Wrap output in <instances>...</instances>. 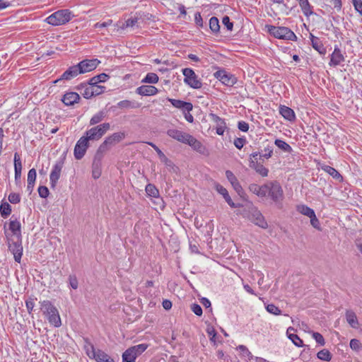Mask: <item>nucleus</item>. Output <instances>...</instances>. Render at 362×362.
Listing matches in <instances>:
<instances>
[{"label":"nucleus","instance_id":"nucleus-1","mask_svg":"<svg viewBox=\"0 0 362 362\" xmlns=\"http://www.w3.org/2000/svg\"><path fill=\"white\" fill-rule=\"evenodd\" d=\"M40 303V309L47 317L49 322L55 327H59L62 321L57 308L49 300H43Z\"/></svg>","mask_w":362,"mask_h":362},{"label":"nucleus","instance_id":"nucleus-2","mask_svg":"<svg viewBox=\"0 0 362 362\" xmlns=\"http://www.w3.org/2000/svg\"><path fill=\"white\" fill-rule=\"evenodd\" d=\"M267 31L275 38L296 41L297 37L295 33L287 27H276L274 25H266Z\"/></svg>","mask_w":362,"mask_h":362},{"label":"nucleus","instance_id":"nucleus-3","mask_svg":"<svg viewBox=\"0 0 362 362\" xmlns=\"http://www.w3.org/2000/svg\"><path fill=\"white\" fill-rule=\"evenodd\" d=\"M71 18V12L68 9L59 10L46 18L47 23L52 25H60L69 22Z\"/></svg>","mask_w":362,"mask_h":362},{"label":"nucleus","instance_id":"nucleus-4","mask_svg":"<svg viewBox=\"0 0 362 362\" xmlns=\"http://www.w3.org/2000/svg\"><path fill=\"white\" fill-rule=\"evenodd\" d=\"M148 346L140 344L127 349L122 354V362H135L136 358L146 351Z\"/></svg>","mask_w":362,"mask_h":362},{"label":"nucleus","instance_id":"nucleus-5","mask_svg":"<svg viewBox=\"0 0 362 362\" xmlns=\"http://www.w3.org/2000/svg\"><path fill=\"white\" fill-rule=\"evenodd\" d=\"M182 72L185 76L184 83L185 84L194 89H199L202 88V82L193 69L190 68H185L182 69Z\"/></svg>","mask_w":362,"mask_h":362},{"label":"nucleus","instance_id":"nucleus-6","mask_svg":"<svg viewBox=\"0 0 362 362\" xmlns=\"http://www.w3.org/2000/svg\"><path fill=\"white\" fill-rule=\"evenodd\" d=\"M242 214L244 217H247L259 227L262 228H266L267 227V223L265 221L264 216L261 212L253 206H251L249 208L248 213L245 210Z\"/></svg>","mask_w":362,"mask_h":362},{"label":"nucleus","instance_id":"nucleus-7","mask_svg":"<svg viewBox=\"0 0 362 362\" xmlns=\"http://www.w3.org/2000/svg\"><path fill=\"white\" fill-rule=\"evenodd\" d=\"M110 128V123H103L86 132L85 136L90 141L100 139Z\"/></svg>","mask_w":362,"mask_h":362},{"label":"nucleus","instance_id":"nucleus-8","mask_svg":"<svg viewBox=\"0 0 362 362\" xmlns=\"http://www.w3.org/2000/svg\"><path fill=\"white\" fill-rule=\"evenodd\" d=\"M267 194L276 203L281 202L284 198L282 187L277 182H268Z\"/></svg>","mask_w":362,"mask_h":362},{"label":"nucleus","instance_id":"nucleus-9","mask_svg":"<svg viewBox=\"0 0 362 362\" xmlns=\"http://www.w3.org/2000/svg\"><path fill=\"white\" fill-rule=\"evenodd\" d=\"M89 141L86 136H83L77 141L74 148V157L76 159L80 160L84 156L88 147Z\"/></svg>","mask_w":362,"mask_h":362},{"label":"nucleus","instance_id":"nucleus-10","mask_svg":"<svg viewBox=\"0 0 362 362\" xmlns=\"http://www.w3.org/2000/svg\"><path fill=\"white\" fill-rule=\"evenodd\" d=\"M216 78L219 80L223 84L228 86H233L237 81L236 78L228 73L225 70H219L214 73Z\"/></svg>","mask_w":362,"mask_h":362},{"label":"nucleus","instance_id":"nucleus-11","mask_svg":"<svg viewBox=\"0 0 362 362\" xmlns=\"http://www.w3.org/2000/svg\"><path fill=\"white\" fill-rule=\"evenodd\" d=\"M99 64L100 61L97 59H83L77 64L78 67V72H81V74H85L93 71L97 68Z\"/></svg>","mask_w":362,"mask_h":362},{"label":"nucleus","instance_id":"nucleus-12","mask_svg":"<svg viewBox=\"0 0 362 362\" xmlns=\"http://www.w3.org/2000/svg\"><path fill=\"white\" fill-rule=\"evenodd\" d=\"M63 165V160H59L57 161L54 165L53 166L49 175L50 185L52 188H54L56 187L57 181L60 177Z\"/></svg>","mask_w":362,"mask_h":362},{"label":"nucleus","instance_id":"nucleus-13","mask_svg":"<svg viewBox=\"0 0 362 362\" xmlns=\"http://www.w3.org/2000/svg\"><path fill=\"white\" fill-rule=\"evenodd\" d=\"M10 251L13 253L14 259L16 262L20 263L23 255V246L21 243V238L17 239L16 242L8 246Z\"/></svg>","mask_w":362,"mask_h":362},{"label":"nucleus","instance_id":"nucleus-14","mask_svg":"<svg viewBox=\"0 0 362 362\" xmlns=\"http://www.w3.org/2000/svg\"><path fill=\"white\" fill-rule=\"evenodd\" d=\"M167 134L172 139L183 144H186L187 139L190 135L187 133H185L182 131L176 129H168L167 131Z\"/></svg>","mask_w":362,"mask_h":362},{"label":"nucleus","instance_id":"nucleus-15","mask_svg":"<svg viewBox=\"0 0 362 362\" xmlns=\"http://www.w3.org/2000/svg\"><path fill=\"white\" fill-rule=\"evenodd\" d=\"M268 183L263 185H258L257 184H250L249 186V190L258 196L259 197H265L268 193Z\"/></svg>","mask_w":362,"mask_h":362},{"label":"nucleus","instance_id":"nucleus-16","mask_svg":"<svg viewBox=\"0 0 362 362\" xmlns=\"http://www.w3.org/2000/svg\"><path fill=\"white\" fill-rule=\"evenodd\" d=\"M344 61V57L342 54L338 46H335L333 52L330 56V62L329 63L331 66H337Z\"/></svg>","mask_w":362,"mask_h":362},{"label":"nucleus","instance_id":"nucleus-17","mask_svg":"<svg viewBox=\"0 0 362 362\" xmlns=\"http://www.w3.org/2000/svg\"><path fill=\"white\" fill-rule=\"evenodd\" d=\"M157 88L153 86L143 85L136 89V93L140 95L151 96L158 93Z\"/></svg>","mask_w":362,"mask_h":362},{"label":"nucleus","instance_id":"nucleus-18","mask_svg":"<svg viewBox=\"0 0 362 362\" xmlns=\"http://www.w3.org/2000/svg\"><path fill=\"white\" fill-rule=\"evenodd\" d=\"M79 100L80 96L76 92L66 93L62 98V101L66 106L74 105L75 103H78Z\"/></svg>","mask_w":362,"mask_h":362},{"label":"nucleus","instance_id":"nucleus-19","mask_svg":"<svg viewBox=\"0 0 362 362\" xmlns=\"http://www.w3.org/2000/svg\"><path fill=\"white\" fill-rule=\"evenodd\" d=\"M168 100L176 108L180 109L182 112L192 111L193 105L191 103L185 102L180 100L168 98Z\"/></svg>","mask_w":362,"mask_h":362},{"label":"nucleus","instance_id":"nucleus-20","mask_svg":"<svg viewBox=\"0 0 362 362\" xmlns=\"http://www.w3.org/2000/svg\"><path fill=\"white\" fill-rule=\"evenodd\" d=\"M113 144V136H108L103 144L99 146L95 157H99L103 159L105 152L110 148V146Z\"/></svg>","mask_w":362,"mask_h":362},{"label":"nucleus","instance_id":"nucleus-21","mask_svg":"<svg viewBox=\"0 0 362 362\" xmlns=\"http://www.w3.org/2000/svg\"><path fill=\"white\" fill-rule=\"evenodd\" d=\"M78 74H81V72H78V65H74L70 66L64 74L62 75L59 79H57L54 81V83H57L59 81L64 80H71V78L77 76Z\"/></svg>","mask_w":362,"mask_h":362},{"label":"nucleus","instance_id":"nucleus-22","mask_svg":"<svg viewBox=\"0 0 362 362\" xmlns=\"http://www.w3.org/2000/svg\"><path fill=\"white\" fill-rule=\"evenodd\" d=\"M13 216H12L10 223H9V230L12 232L13 235H15L17 239L20 240L22 237L21 235V224L17 220V218L13 219Z\"/></svg>","mask_w":362,"mask_h":362},{"label":"nucleus","instance_id":"nucleus-23","mask_svg":"<svg viewBox=\"0 0 362 362\" xmlns=\"http://www.w3.org/2000/svg\"><path fill=\"white\" fill-rule=\"evenodd\" d=\"M279 113L285 119L288 121L292 122L296 119V114L294 111L286 105L279 106Z\"/></svg>","mask_w":362,"mask_h":362},{"label":"nucleus","instance_id":"nucleus-24","mask_svg":"<svg viewBox=\"0 0 362 362\" xmlns=\"http://www.w3.org/2000/svg\"><path fill=\"white\" fill-rule=\"evenodd\" d=\"M312 47L317 51L320 54H325L326 48L324 47L322 41L317 37L314 36L313 34L310 35Z\"/></svg>","mask_w":362,"mask_h":362},{"label":"nucleus","instance_id":"nucleus-25","mask_svg":"<svg viewBox=\"0 0 362 362\" xmlns=\"http://www.w3.org/2000/svg\"><path fill=\"white\" fill-rule=\"evenodd\" d=\"M102 159L99 157H94L92 165V175L94 179H98L101 175Z\"/></svg>","mask_w":362,"mask_h":362},{"label":"nucleus","instance_id":"nucleus-26","mask_svg":"<svg viewBox=\"0 0 362 362\" xmlns=\"http://www.w3.org/2000/svg\"><path fill=\"white\" fill-rule=\"evenodd\" d=\"M250 167L253 168L257 173L262 177H267L268 175L269 170L262 163L255 162L253 160H250Z\"/></svg>","mask_w":362,"mask_h":362},{"label":"nucleus","instance_id":"nucleus-27","mask_svg":"<svg viewBox=\"0 0 362 362\" xmlns=\"http://www.w3.org/2000/svg\"><path fill=\"white\" fill-rule=\"evenodd\" d=\"M346 320L349 325L353 328H358V321L356 317V313L351 310H348L346 312Z\"/></svg>","mask_w":362,"mask_h":362},{"label":"nucleus","instance_id":"nucleus-28","mask_svg":"<svg viewBox=\"0 0 362 362\" xmlns=\"http://www.w3.org/2000/svg\"><path fill=\"white\" fill-rule=\"evenodd\" d=\"M150 146H151L154 150L156 151L160 161L163 163L166 166L171 167L173 166V163L170 160H169L167 156L162 152V151L154 144L148 143Z\"/></svg>","mask_w":362,"mask_h":362},{"label":"nucleus","instance_id":"nucleus-29","mask_svg":"<svg viewBox=\"0 0 362 362\" xmlns=\"http://www.w3.org/2000/svg\"><path fill=\"white\" fill-rule=\"evenodd\" d=\"M185 144H188L194 150L201 151L203 148L202 143L192 135H189Z\"/></svg>","mask_w":362,"mask_h":362},{"label":"nucleus","instance_id":"nucleus-30","mask_svg":"<svg viewBox=\"0 0 362 362\" xmlns=\"http://www.w3.org/2000/svg\"><path fill=\"white\" fill-rule=\"evenodd\" d=\"M237 349L240 351L242 357L247 361H251L254 359L255 356L245 345H239Z\"/></svg>","mask_w":362,"mask_h":362},{"label":"nucleus","instance_id":"nucleus-31","mask_svg":"<svg viewBox=\"0 0 362 362\" xmlns=\"http://www.w3.org/2000/svg\"><path fill=\"white\" fill-rule=\"evenodd\" d=\"M298 2L305 16H310V15L313 14V12L312 11V7L309 4L308 0H298Z\"/></svg>","mask_w":362,"mask_h":362},{"label":"nucleus","instance_id":"nucleus-32","mask_svg":"<svg viewBox=\"0 0 362 362\" xmlns=\"http://www.w3.org/2000/svg\"><path fill=\"white\" fill-rule=\"evenodd\" d=\"M117 107L122 109H133L139 107V103L135 101L124 100L117 103Z\"/></svg>","mask_w":362,"mask_h":362},{"label":"nucleus","instance_id":"nucleus-33","mask_svg":"<svg viewBox=\"0 0 362 362\" xmlns=\"http://www.w3.org/2000/svg\"><path fill=\"white\" fill-rule=\"evenodd\" d=\"M294 329L292 327H289L287 329V335L289 339L292 341V342L298 347L303 346V341L298 337V336L296 334L291 333V331H293Z\"/></svg>","mask_w":362,"mask_h":362},{"label":"nucleus","instance_id":"nucleus-34","mask_svg":"<svg viewBox=\"0 0 362 362\" xmlns=\"http://www.w3.org/2000/svg\"><path fill=\"white\" fill-rule=\"evenodd\" d=\"M296 209L299 213L309 218H310L315 214L313 209L310 208L309 206L305 204H300L297 206Z\"/></svg>","mask_w":362,"mask_h":362},{"label":"nucleus","instance_id":"nucleus-35","mask_svg":"<svg viewBox=\"0 0 362 362\" xmlns=\"http://www.w3.org/2000/svg\"><path fill=\"white\" fill-rule=\"evenodd\" d=\"M274 144L279 149L282 150L284 152L291 153L293 151L291 146L281 139H276Z\"/></svg>","mask_w":362,"mask_h":362},{"label":"nucleus","instance_id":"nucleus-36","mask_svg":"<svg viewBox=\"0 0 362 362\" xmlns=\"http://www.w3.org/2000/svg\"><path fill=\"white\" fill-rule=\"evenodd\" d=\"M110 76L105 73L93 76L88 81L89 85H98V83L105 82Z\"/></svg>","mask_w":362,"mask_h":362},{"label":"nucleus","instance_id":"nucleus-37","mask_svg":"<svg viewBox=\"0 0 362 362\" xmlns=\"http://www.w3.org/2000/svg\"><path fill=\"white\" fill-rule=\"evenodd\" d=\"M209 28L211 31L214 34H218L220 31V25L218 19L213 16L209 20Z\"/></svg>","mask_w":362,"mask_h":362},{"label":"nucleus","instance_id":"nucleus-38","mask_svg":"<svg viewBox=\"0 0 362 362\" xmlns=\"http://www.w3.org/2000/svg\"><path fill=\"white\" fill-rule=\"evenodd\" d=\"M97 362H113V359L104 351L98 350V354L94 358Z\"/></svg>","mask_w":362,"mask_h":362},{"label":"nucleus","instance_id":"nucleus-39","mask_svg":"<svg viewBox=\"0 0 362 362\" xmlns=\"http://www.w3.org/2000/svg\"><path fill=\"white\" fill-rule=\"evenodd\" d=\"M106 117V113L104 111H100L94 115L90 120V124L94 125L100 123Z\"/></svg>","mask_w":362,"mask_h":362},{"label":"nucleus","instance_id":"nucleus-40","mask_svg":"<svg viewBox=\"0 0 362 362\" xmlns=\"http://www.w3.org/2000/svg\"><path fill=\"white\" fill-rule=\"evenodd\" d=\"M159 78L155 73H148L146 76L142 79L141 82L144 83H156Z\"/></svg>","mask_w":362,"mask_h":362},{"label":"nucleus","instance_id":"nucleus-41","mask_svg":"<svg viewBox=\"0 0 362 362\" xmlns=\"http://www.w3.org/2000/svg\"><path fill=\"white\" fill-rule=\"evenodd\" d=\"M325 172H327L328 174H329L333 178L337 180H342V176L340 175V173L334 168L325 165L322 168Z\"/></svg>","mask_w":362,"mask_h":362},{"label":"nucleus","instance_id":"nucleus-42","mask_svg":"<svg viewBox=\"0 0 362 362\" xmlns=\"http://www.w3.org/2000/svg\"><path fill=\"white\" fill-rule=\"evenodd\" d=\"M81 86L84 88L82 95L85 98L88 99L94 96V86H93V85H89L88 83V86L81 84Z\"/></svg>","mask_w":362,"mask_h":362},{"label":"nucleus","instance_id":"nucleus-43","mask_svg":"<svg viewBox=\"0 0 362 362\" xmlns=\"http://www.w3.org/2000/svg\"><path fill=\"white\" fill-rule=\"evenodd\" d=\"M0 213L2 217L6 218L11 213V206L9 204L5 202L0 206Z\"/></svg>","mask_w":362,"mask_h":362},{"label":"nucleus","instance_id":"nucleus-44","mask_svg":"<svg viewBox=\"0 0 362 362\" xmlns=\"http://www.w3.org/2000/svg\"><path fill=\"white\" fill-rule=\"evenodd\" d=\"M84 349L86 350V354L90 357L94 358L95 356L98 354V351H95L94 346L90 342H87L84 346Z\"/></svg>","mask_w":362,"mask_h":362},{"label":"nucleus","instance_id":"nucleus-45","mask_svg":"<svg viewBox=\"0 0 362 362\" xmlns=\"http://www.w3.org/2000/svg\"><path fill=\"white\" fill-rule=\"evenodd\" d=\"M146 192L147 194L152 197H157L159 195L158 190L157 188L152 184H148L146 186Z\"/></svg>","mask_w":362,"mask_h":362},{"label":"nucleus","instance_id":"nucleus-46","mask_svg":"<svg viewBox=\"0 0 362 362\" xmlns=\"http://www.w3.org/2000/svg\"><path fill=\"white\" fill-rule=\"evenodd\" d=\"M317 356L319 359L325 361H329L332 358L331 353L327 349H322L320 351Z\"/></svg>","mask_w":362,"mask_h":362},{"label":"nucleus","instance_id":"nucleus-47","mask_svg":"<svg viewBox=\"0 0 362 362\" xmlns=\"http://www.w3.org/2000/svg\"><path fill=\"white\" fill-rule=\"evenodd\" d=\"M266 310L268 313L273 314L274 315H279L281 313V310L277 306L272 303L268 304L266 306Z\"/></svg>","mask_w":362,"mask_h":362},{"label":"nucleus","instance_id":"nucleus-48","mask_svg":"<svg viewBox=\"0 0 362 362\" xmlns=\"http://www.w3.org/2000/svg\"><path fill=\"white\" fill-rule=\"evenodd\" d=\"M14 171H22V163L18 153H14Z\"/></svg>","mask_w":362,"mask_h":362},{"label":"nucleus","instance_id":"nucleus-49","mask_svg":"<svg viewBox=\"0 0 362 362\" xmlns=\"http://www.w3.org/2000/svg\"><path fill=\"white\" fill-rule=\"evenodd\" d=\"M209 117L211 118V121H213L216 126H221L226 124V122L223 119L221 118L219 116L216 115L214 113L209 114Z\"/></svg>","mask_w":362,"mask_h":362},{"label":"nucleus","instance_id":"nucleus-50","mask_svg":"<svg viewBox=\"0 0 362 362\" xmlns=\"http://www.w3.org/2000/svg\"><path fill=\"white\" fill-rule=\"evenodd\" d=\"M312 337L316 341L317 343H318L321 346L325 345V339L321 334H320L318 332H313Z\"/></svg>","mask_w":362,"mask_h":362},{"label":"nucleus","instance_id":"nucleus-51","mask_svg":"<svg viewBox=\"0 0 362 362\" xmlns=\"http://www.w3.org/2000/svg\"><path fill=\"white\" fill-rule=\"evenodd\" d=\"M36 180V170L35 168H32L28 171V182H29L30 185L32 183H35Z\"/></svg>","mask_w":362,"mask_h":362},{"label":"nucleus","instance_id":"nucleus-52","mask_svg":"<svg viewBox=\"0 0 362 362\" xmlns=\"http://www.w3.org/2000/svg\"><path fill=\"white\" fill-rule=\"evenodd\" d=\"M39 196L42 198H47L49 196V192L46 186H40L38 187Z\"/></svg>","mask_w":362,"mask_h":362},{"label":"nucleus","instance_id":"nucleus-53","mask_svg":"<svg viewBox=\"0 0 362 362\" xmlns=\"http://www.w3.org/2000/svg\"><path fill=\"white\" fill-rule=\"evenodd\" d=\"M69 286L73 289H77L78 286V282L76 276L75 275H70L69 277Z\"/></svg>","mask_w":362,"mask_h":362},{"label":"nucleus","instance_id":"nucleus-54","mask_svg":"<svg viewBox=\"0 0 362 362\" xmlns=\"http://www.w3.org/2000/svg\"><path fill=\"white\" fill-rule=\"evenodd\" d=\"M8 199L11 204H18L21 201L20 195L17 193H11Z\"/></svg>","mask_w":362,"mask_h":362},{"label":"nucleus","instance_id":"nucleus-55","mask_svg":"<svg viewBox=\"0 0 362 362\" xmlns=\"http://www.w3.org/2000/svg\"><path fill=\"white\" fill-rule=\"evenodd\" d=\"M234 190L238 193V194L240 197H243L245 192L244 190L240 185V182L238 181L235 183H233L232 185Z\"/></svg>","mask_w":362,"mask_h":362},{"label":"nucleus","instance_id":"nucleus-56","mask_svg":"<svg viewBox=\"0 0 362 362\" xmlns=\"http://www.w3.org/2000/svg\"><path fill=\"white\" fill-rule=\"evenodd\" d=\"M273 154V148L272 146H267L263 150V153L262 155V157L268 159L272 157Z\"/></svg>","mask_w":362,"mask_h":362},{"label":"nucleus","instance_id":"nucleus-57","mask_svg":"<svg viewBox=\"0 0 362 362\" xmlns=\"http://www.w3.org/2000/svg\"><path fill=\"white\" fill-rule=\"evenodd\" d=\"M226 176L228 180L231 184V185H233V183H235L236 182L238 181L235 175L233 174V173L230 170L226 171Z\"/></svg>","mask_w":362,"mask_h":362},{"label":"nucleus","instance_id":"nucleus-58","mask_svg":"<svg viewBox=\"0 0 362 362\" xmlns=\"http://www.w3.org/2000/svg\"><path fill=\"white\" fill-rule=\"evenodd\" d=\"M192 311L197 316L202 315V308L199 304L193 303L191 306Z\"/></svg>","mask_w":362,"mask_h":362},{"label":"nucleus","instance_id":"nucleus-59","mask_svg":"<svg viewBox=\"0 0 362 362\" xmlns=\"http://www.w3.org/2000/svg\"><path fill=\"white\" fill-rule=\"evenodd\" d=\"M361 346V344L359 340L356 339H352L350 341V347L353 350L358 351Z\"/></svg>","mask_w":362,"mask_h":362},{"label":"nucleus","instance_id":"nucleus-60","mask_svg":"<svg viewBox=\"0 0 362 362\" xmlns=\"http://www.w3.org/2000/svg\"><path fill=\"white\" fill-rule=\"evenodd\" d=\"M222 23L226 27L228 30H232L233 28V23L230 22L228 16H224L222 19Z\"/></svg>","mask_w":362,"mask_h":362},{"label":"nucleus","instance_id":"nucleus-61","mask_svg":"<svg viewBox=\"0 0 362 362\" xmlns=\"http://www.w3.org/2000/svg\"><path fill=\"white\" fill-rule=\"evenodd\" d=\"M225 201L227 202V204L231 207V208H237V207H240L241 206V204H235L233 200L231 199L229 194H228L227 195H226L225 197H223Z\"/></svg>","mask_w":362,"mask_h":362},{"label":"nucleus","instance_id":"nucleus-62","mask_svg":"<svg viewBox=\"0 0 362 362\" xmlns=\"http://www.w3.org/2000/svg\"><path fill=\"white\" fill-rule=\"evenodd\" d=\"M245 143L246 140L243 138H237L234 140V145L238 149H241Z\"/></svg>","mask_w":362,"mask_h":362},{"label":"nucleus","instance_id":"nucleus-63","mask_svg":"<svg viewBox=\"0 0 362 362\" xmlns=\"http://www.w3.org/2000/svg\"><path fill=\"white\" fill-rule=\"evenodd\" d=\"M310 224L316 229L320 230V221L316 217L315 214L312 216L310 218Z\"/></svg>","mask_w":362,"mask_h":362},{"label":"nucleus","instance_id":"nucleus-64","mask_svg":"<svg viewBox=\"0 0 362 362\" xmlns=\"http://www.w3.org/2000/svg\"><path fill=\"white\" fill-rule=\"evenodd\" d=\"M353 5L355 9L362 15V1L361 0H352Z\"/></svg>","mask_w":362,"mask_h":362}]
</instances>
